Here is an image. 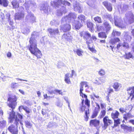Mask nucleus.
I'll list each match as a JSON object with an SVG mask.
<instances>
[{
  "label": "nucleus",
  "instance_id": "obj_27",
  "mask_svg": "<svg viewBox=\"0 0 134 134\" xmlns=\"http://www.w3.org/2000/svg\"><path fill=\"white\" fill-rule=\"evenodd\" d=\"M63 38H64L67 40H69L71 39L72 37L71 36L69 33L65 34L62 36Z\"/></svg>",
  "mask_w": 134,
  "mask_h": 134
},
{
  "label": "nucleus",
  "instance_id": "obj_5",
  "mask_svg": "<svg viewBox=\"0 0 134 134\" xmlns=\"http://www.w3.org/2000/svg\"><path fill=\"white\" fill-rule=\"evenodd\" d=\"M78 18L79 20L75 21L72 24L73 26H74L76 29H79L82 26L83 23H84V20L85 19V16L82 15H79Z\"/></svg>",
  "mask_w": 134,
  "mask_h": 134
},
{
  "label": "nucleus",
  "instance_id": "obj_61",
  "mask_svg": "<svg viewBox=\"0 0 134 134\" xmlns=\"http://www.w3.org/2000/svg\"><path fill=\"white\" fill-rule=\"evenodd\" d=\"M99 102H100V105L101 108L102 109H103L104 108H105V107H104V104L103 103V101H102V100H101Z\"/></svg>",
  "mask_w": 134,
  "mask_h": 134
},
{
  "label": "nucleus",
  "instance_id": "obj_1",
  "mask_svg": "<svg viewBox=\"0 0 134 134\" xmlns=\"http://www.w3.org/2000/svg\"><path fill=\"white\" fill-rule=\"evenodd\" d=\"M17 98L15 95L10 97L8 99V105L9 107L12 109L10 111H8L9 114V119L10 120V122H12L14 120V124L11 125L8 128V130L12 134H18V126L19 124L22 125L23 123L21 121H19L17 117L15 115V112L13 109L15 108L17 105L16 101Z\"/></svg>",
  "mask_w": 134,
  "mask_h": 134
},
{
  "label": "nucleus",
  "instance_id": "obj_49",
  "mask_svg": "<svg viewBox=\"0 0 134 134\" xmlns=\"http://www.w3.org/2000/svg\"><path fill=\"white\" fill-rule=\"evenodd\" d=\"M107 9L109 11H111L112 10V8L111 5V4L110 3H109L108 5L106 7Z\"/></svg>",
  "mask_w": 134,
  "mask_h": 134
},
{
  "label": "nucleus",
  "instance_id": "obj_64",
  "mask_svg": "<svg viewBox=\"0 0 134 134\" xmlns=\"http://www.w3.org/2000/svg\"><path fill=\"white\" fill-rule=\"evenodd\" d=\"M103 3L104 5L106 7L108 5L109 3H108V2L106 1H104L103 2Z\"/></svg>",
  "mask_w": 134,
  "mask_h": 134
},
{
  "label": "nucleus",
  "instance_id": "obj_48",
  "mask_svg": "<svg viewBox=\"0 0 134 134\" xmlns=\"http://www.w3.org/2000/svg\"><path fill=\"white\" fill-rule=\"evenodd\" d=\"M128 9L129 7L128 5L124 4L123 5L122 9V12H124L127 10Z\"/></svg>",
  "mask_w": 134,
  "mask_h": 134
},
{
  "label": "nucleus",
  "instance_id": "obj_19",
  "mask_svg": "<svg viewBox=\"0 0 134 134\" xmlns=\"http://www.w3.org/2000/svg\"><path fill=\"white\" fill-rule=\"evenodd\" d=\"M24 16V14L23 12H20L16 13L15 14V19L20 20L23 18Z\"/></svg>",
  "mask_w": 134,
  "mask_h": 134
},
{
  "label": "nucleus",
  "instance_id": "obj_3",
  "mask_svg": "<svg viewBox=\"0 0 134 134\" xmlns=\"http://www.w3.org/2000/svg\"><path fill=\"white\" fill-rule=\"evenodd\" d=\"M25 8L28 13V15L26 18L29 21L32 22L34 21L35 20V17L33 14H32L30 10H33L37 7V5L36 3L34 1H29L25 2L24 4Z\"/></svg>",
  "mask_w": 134,
  "mask_h": 134
},
{
  "label": "nucleus",
  "instance_id": "obj_13",
  "mask_svg": "<svg viewBox=\"0 0 134 134\" xmlns=\"http://www.w3.org/2000/svg\"><path fill=\"white\" fill-rule=\"evenodd\" d=\"M128 93L131 100L134 98V86L129 87L127 89Z\"/></svg>",
  "mask_w": 134,
  "mask_h": 134
},
{
  "label": "nucleus",
  "instance_id": "obj_47",
  "mask_svg": "<svg viewBox=\"0 0 134 134\" xmlns=\"http://www.w3.org/2000/svg\"><path fill=\"white\" fill-rule=\"evenodd\" d=\"M23 33L24 34H28L30 32L29 29L27 28L24 29L22 31Z\"/></svg>",
  "mask_w": 134,
  "mask_h": 134
},
{
  "label": "nucleus",
  "instance_id": "obj_36",
  "mask_svg": "<svg viewBox=\"0 0 134 134\" xmlns=\"http://www.w3.org/2000/svg\"><path fill=\"white\" fill-rule=\"evenodd\" d=\"M26 127L29 128H31L32 126V124L30 123L29 121L26 120L25 121Z\"/></svg>",
  "mask_w": 134,
  "mask_h": 134
},
{
  "label": "nucleus",
  "instance_id": "obj_8",
  "mask_svg": "<svg viewBox=\"0 0 134 134\" xmlns=\"http://www.w3.org/2000/svg\"><path fill=\"white\" fill-rule=\"evenodd\" d=\"M124 19L125 23L131 24L134 22V16L131 12H128L125 14Z\"/></svg>",
  "mask_w": 134,
  "mask_h": 134
},
{
  "label": "nucleus",
  "instance_id": "obj_30",
  "mask_svg": "<svg viewBox=\"0 0 134 134\" xmlns=\"http://www.w3.org/2000/svg\"><path fill=\"white\" fill-rule=\"evenodd\" d=\"M114 126L113 127V128L114 127H116L120 123V120L119 118H118L117 119H114Z\"/></svg>",
  "mask_w": 134,
  "mask_h": 134
},
{
  "label": "nucleus",
  "instance_id": "obj_44",
  "mask_svg": "<svg viewBox=\"0 0 134 134\" xmlns=\"http://www.w3.org/2000/svg\"><path fill=\"white\" fill-rule=\"evenodd\" d=\"M2 4L3 6L6 7L8 5L9 2L7 0H2Z\"/></svg>",
  "mask_w": 134,
  "mask_h": 134
},
{
  "label": "nucleus",
  "instance_id": "obj_32",
  "mask_svg": "<svg viewBox=\"0 0 134 134\" xmlns=\"http://www.w3.org/2000/svg\"><path fill=\"white\" fill-rule=\"evenodd\" d=\"M121 34L120 32L116 31L115 30H113L112 34L114 36H119Z\"/></svg>",
  "mask_w": 134,
  "mask_h": 134
},
{
  "label": "nucleus",
  "instance_id": "obj_53",
  "mask_svg": "<svg viewBox=\"0 0 134 134\" xmlns=\"http://www.w3.org/2000/svg\"><path fill=\"white\" fill-rule=\"evenodd\" d=\"M56 104L57 106L61 107L63 105L62 102L61 101H58L56 103Z\"/></svg>",
  "mask_w": 134,
  "mask_h": 134
},
{
  "label": "nucleus",
  "instance_id": "obj_34",
  "mask_svg": "<svg viewBox=\"0 0 134 134\" xmlns=\"http://www.w3.org/2000/svg\"><path fill=\"white\" fill-rule=\"evenodd\" d=\"M47 90L50 94H52L53 93L54 91V88L52 86H48L47 88Z\"/></svg>",
  "mask_w": 134,
  "mask_h": 134
},
{
  "label": "nucleus",
  "instance_id": "obj_25",
  "mask_svg": "<svg viewBox=\"0 0 134 134\" xmlns=\"http://www.w3.org/2000/svg\"><path fill=\"white\" fill-rule=\"evenodd\" d=\"M11 4L13 6V8H17L19 7V5L17 0H13L11 2Z\"/></svg>",
  "mask_w": 134,
  "mask_h": 134
},
{
  "label": "nucleus",
  "instance_id": "obj_35",
  "mask_svg": "<svg viewBox=\"0 0 134 134\" xmlns=\"http://www.w3.org/2000/svg\"><path fill=\"white\" fill-rule=\"evenodd\" d=\"M87 25L88 27L90 28V30L91 31L93 30V24L92 23L90 22H88L87 24Z\"/></svg>",
  "mask_w": 134,
  "mask_h": 134
},
{
  "label": "nucleus",
  "instance_id": "obj_37",
  "mask_svg": "<svg viewBox=\"0 0 134 134\" xmlns=\"http://www.w3.org/2000/svg\"><path fill=\"white\" fill-rule=\"evenodd\" d=\"M76 53L79 56H82L83 55L82 53L83 52L81 49H77L76 50Z\"/></svg>",
  "mask_w": 134,
  "mask_h": 134
},
{
  "label": "nucleus",
  "instance_id": "obj_52",
  "mask_svg": "<svg viewBox=\"0 0 134 134\" xmlns=\"http://www.w3.org/2000/svg\"><path fill=\"white\" fill-rule=\"evenodd\" d=\"M93 94V96L94 97L96 98H97V100L99 101H100L102 100L101 98L100 97H99L98 95H96V94L94 93Z\"/></svg>",
  "mask_w": 134,
  "mask_h": 134
},
{
  "label": "nucleus",
  "instance_id": "obj_2",
  "mask_svg": "<svg viewBox=\"0 0 134 134\" xmlns=\"http://www.w3.org/2000/svg\"><path fill=\"white\" fill-rule=\"evenodd\" d=\"M52 6L59 8L57 10L56 14L58 16L62 15L63 13L66 12V10L65 6H69L70 5V3L66 1H63L62 0H52L51 2Z\"/></svg>",
  "mask_w": 134,
  "mask_h": 134
},
{
  "label": "nucleus",
  "instance_id": "obj_33",
  "mask_svg": "<svg viewBox=\"0 0 134 134\" xmlns=\"http://www.w3.org/2000/svg\"><path fill=\"white\" fill-rule=\"evenodd\" d=\"M6 125V122L5 121L3 120L0 121V128H3L5 127Z\"/></svg>",
  "mask_w": 134,
  "mask_h": 134
},
{
  "label": "nucleus",
  "instance_id": "obj_42",
  "mask_svg": "<svg viewBox=\"0 0 134 134\" xmlns=\"http://www.w3.org/2000/svg\"><path fill=\"white\" fill-rule=\"evenodd\" d=\"M106 111L105 110H103L101 111L99 117L100 118H103L105 115Z\"/></svg>",
  "mask_w": 134,
  "mask_h": 134
},
{
  "label": "nucleus",
  "instance_id": "obj_59",
  "mask_svg": "<svg viewBox=\"0 0 134 134\" xmlns=\"http://www.w3.org/2000/svg\"><path fill=\"white\" fill-rule=\"evenodd\" d=\"M99 73L100 75H102L105 74V72L104 70H102L99 71Z\"/></svg>",
  "mask_w": 134,
  "mask_h": 134
},
{
  "label": "nucleus",
  "instance_id": "obj_23",
  "mask_svg": "<svg viewBox=\"0 0 134 134\" xmlns=\"http://www.w3.org/2000/svg\"><path fill=\"white\" fill-rule=\"evenodd\" d=\"M119 115V112L115 110L111 113V118L114 120L118 118Z\"/></svg>",
  "mask_w": 134,
  "mask_h": 134
},
{
  "label": "nucleus",
  "instance_id": "obj_40",
  "mask_svg": "<svg viewBox=\"0 0 134 134\" xmlns=\"http://www.w3.org/2000/svg\"><path fill=\"white\" fill-rule=\"evenodd\" d=\"M94 21L97 22L99 23H101L102 22V21L101 20V19L100 17L98 16H97L95 17L94 19Z\"/></svg>",
  "mask_w": 134,
  "mask_h": 134
},
{
  "label": "nucleus",
  "instance_id": "obj_58",
  "mask_svg": "<svg viewBox=\"0 0 134 134\" xmlns=\"http://www.w3.org/2000/svg\"><path fill=\"white\" fill-rule=\"evenodd\" d=\"M83 89H82V88H80V96H81L82 98H83V96L84 94H83L82 93V91H83Z\"/></svg>",
  "mask_w": 134,
  "mask_h": 134
},
{
  "label": "nucleus",
  "instance_id": "obj_20",
  "mask_svg": "<svg viewBox=\"0 0 134 134\" xmlns=\"http://www.w3.org/2000/svg\"><path fill=\"white\" fill-rule=\"evenodd\" d=\"M40 9L41 11H42L45 13L48 12V5L47 3L40 5Z\"/></svg>",
  "mask_w": 134,
  "mask_h": 134
},
{
  "label": "nucleus",
  "instance_id": "obj_7",
  "mask_svg": "<svg viewBox=\"0 0 134 134\" xmlns=\"http://www.w3.org/2000/svg\"><path fill=\"white\" fill-rule=\"evenodd\" d=\"M114 19L115 26L122 29L126 28V25L123 23L122 20L120 17L115 15Z\"/></svg>",
  "mask_w": 134,
  "mask_h": 134
},
{
  "label": "nucleus",
  "instance_id": "obj_21",
  "mask_svg": "<svg viewBox=\"0 0 134 134\" xmlns=\"http://www.w3.org/2000/svg\"><path fill=\"white\" fill-rule=\"evenodd\" d=\"M103 24L106 29V32L107 34L111 28L110 26L109 23L105 20L104 21Z\"/></svg>",
  "mask_w": 134,
  "mask_h": 134
},
{
  "label": "nucleus",
  "instance_id": "obj_56",
  "mask_svg": "<svg viewBox=\"0 0 134 134\" xmlns=\"http://www.w3.org/2000/svg\"><path fill=\"white\" fill-rule=\"evenodd\" d=\"M119 110L120 112L122 113H123L124 112H125L126 110V108L123 107L120 108Z\"/></svg>",
  "mask_w": 134,
  "mask_h": 134
},
{
  "label": "nucleus",
  "instance_id": "obj_17",
  "mask_svg": "<svg viewBox=\"0 0 134 134\" xmlns=\"http://www.w3.org/2000/svg\"><path fill=\"white\" fill-rule=\"evenodd\" d=\"M73 6L74 7V10L75 11L78 12L79 13H80L81 12L79 3L75 1L73 3Z\"/></svg>",
  "mask_w": 134,
  "mask_h": 134
},
{
  "label": "nucleus",
  "instance_id": "obj_62",
  "mask_svg": "<svg viewBox=\"0 0 134 134\" xmlns=\"http://www.w3.org/2000/svg\"><path fill=\"white\" fill-rule=\"evenodd\" d=\"M18 118L20 119V120L18 119L19 121H21V122H22V121L21 120L23 119V116L20 114L18 113ZM22 123V122H21Z\"/></svg>",
  "mask_w": 134,
  "mask_h": 134
},
{
  "label": "nucleus",
  "instance_id": "obj_31",
  "mask_svg": "<svg viewBox=\"0 0 134 134\" xmlns=\"http://www.w3.org/2000/svg\"><path fill=\"white\" fill-rule=\"evenodd\" d=\"M120 84L118 82H115L113 86L115 90V91H117L118 89L120 88Z\"/></svg>",
  "mask_w": 134,
  "mask_h": 134
},
{
  "label": "nucleus",
  "instance_id": "obj_15",
  "mask_svg": "<svg viewBox=\"0 0 134 134\" xmlns=\"http://www.w3.org/2000/svg\"><path fill=\"white\" fill-rule=\"evenodd\" d=\"M48 30L51 36H54V35H57L59 33L58 29H54L49 28L48 29Z\"/></svg>",
  "mask_w": 134,
  "mask_h": 134
},
{
  "label": "nucleus",
  "instance_id": "obj_11",
  "mask_svg": "<svg viewBox=\"0 0 134 134\" xmlns=\"http://www.w3.org/2000/svg\"><path fill=\"white\" fill-rule=\"evenodd\" d=\"M76 17V15L75 14L73 13H70L68 15L65 17H63L62 19V22L64 20L65 21L66 20V21L69 22L71 21L72 20H73Z\"/></svg>",
  "mask_w": 134,
  "mask_h": 134
},
{
  "label": "nucleus",
  "instance_id": "obj_16",
  "mask_svg": "<svg viewBox=\"0 0 134 134\" xmlns=\"http://www.w3.org/2000/svg\"><path fill=\"white\" fill-rule=\"evenodd\" d=\"M100 124V121L97 119L91 120L90 122V126H94L96 127L98 126Z\"/></svg>",
  "mask_w": 134,
  "mask_h": 134
},
{
  "label": "nucleus",
  "instance_id": "obj_39",
  "mask_svg": "<svg viewBox=\"0 0 134 134\" xmlns=\"http://www.w3.org/2000/svg\"><path fill=\"white\" fill-rule=\"evenodd\" d=\"M88 44V47L90 50L93 53H96L97 52V51L93 47H91L89 44Z\"/></svg>",
  "mask_w": 134,
  "mask_h": 134
},
{
  "label": "nucleus",
  "instance_id": "obj_6",
  "mask_svg": "<svg viewBox=\"0 0 134 134\" xmlns=\"http://www.w3.org/2000/svg\"><path fill=\"white\" fill-rule=\"evenodd\" d=\"M80 36L86 41V43L89 44L92 42L91 34L88 31H83L80 33Z\"/></svg>",
  "mask_w": 134,
  "mask_h": 134
},
{
  "label": "nucleus",
  "instance_id": "obj_57",
  "mask_svg": "<svg viewBox=\"0 0 134 134\" xmlns=\"http://www.w3.org/2000/svg\"><path fill=\"white\" fill-rule=\"evenodd\" d=\"M85 104L88 107V108L90 106V101L87 99H86L85 101Z\"/></svg>",
  "mask_w": 134,
  "mask_h": 134
},
{
  "label": "nucleus",
  "instance_id": "obj_55",
  "mask_svg": "<svg viewBox=\"0 0 134 134\" xmlns=\"http://www.w3.org/2000/svg\"><path fill=\"white\" fill-rule=\"evenodd\" d=\"M122 46L123 47L126 48H129V44L126 42H124L123 43Z\"/></svg>",
  "mask_w": 134,
  "mask_h": 134
},
{
  "label": "nucleus",
  "instance_id": "obj_29",
  "mask_svg": "<svg viewBox=\"0 0 134 134\" xmlns=\"http://www.w3.org/2000/svg\"><path fill=\"white\" fill-rule=\"evenodd\" d=\"M98 36L99 37L104 39H105L107 37L105 32H104L99 33H98Z\"/></svg>",
  "mask_w": 134,
  "mask_h": 134
},
{
  "label": "nucleus",
  "instance_id": "obj_45",
  "mask_svg": "<svg viewBox=\"0 0 134 134\" xmlns=\"http://www.w3.org/2000/svg\"><path fill=\"white\" fill-rule=\"evenodd\" d=\"M120 40V39L118 38L115 37L114 38V39L111 41L112 44H115L116 42H119Z\"/></svg>",
  "mask_w": 134,
  "mask_h": 134
},
{
  "label": "nucleus",
  "instance_id": "obj_43",
  "mask_svg": "<svg viewBox=\"0 0 134 134\" xmlns=\"http://www.w3.org/2000/svg\"><path fill=\"white\" fill-rule=\"evenodd\" d=\"M53 93L55 94H59L62 95V92L61 90H59L57 89H55L54 90Z\"/></svg>",
  "mask_w": 134,
  "mask_h": 134
},
{
  "label": "nucleus",
  "instance_id": "obj_63",
  "mask_svg": "<svg viewBox=\"0 0 134 134\" xmlns=\"http://www.w3.org/2000/svg\"><path fill=\"white\" fill-rule=\"evenodd\" d=\"M10 14L9 13H7L6 14V18L8 19V20H9V19H10Z\"/></svg>",
  "mask_w": 134,
  "mask_h": 134
},
{
  "label": "nucleus",
  "instance_id": "obj_9",
  "mask_svg": "<svg viewBox=\"0 0 134 134\" xmlns=\"http://www.w3.org/2000/svg\"><path fill=\"white\" fill-rule=\"evenodd\" d=\"M103 122L104 125L102 127L104 130L106 129L108 126L111 125L113 123V121L109 119L107 116H106L103 118Z\"/></svg>",
  "mask_w": 134,
  "mask_h": 134
},
{
  "label": "nucleus",
  "instance_id": "obj_28",
  "mask_svg": "<svg viewBox=\"0 0 134 134\" xmlns=\"http://www.w3.org/2000/svg\"><path fill=\"white\" fill-rule=\"evenodd\" d=\"M84 85L85 87H87L88 88H89V86L88 85V82L86 81H83L81 82L80 83V88H82V89H83V87Z\"/></svg>",
  "mask_w": 134,
  "mask_h": 134
},
{
  "label": "nucleus",
  "instance_id": "obj_22",
  "mask_svg": "<svg viewBox=\"0 0 134 134\" xmlns=\"http://www.w3.org/2000/svg\"><path fill=\"white\" fill-rule=\"evenodd\" d=\"M121 126L122 129L124 130V131L126 132H130L132 131V129L131 127L128 126L124 124L121 125Z\"/></svg>",
  "mask_w": 134,
  "mask_h": 134
},
{
  "label": "nucleus",
  "instance_id": "obj_4",
  "mask_svg": "<svg viewBox=\"0 0 134 134\" xmlns=\"http://www.w3.org/2000/svg\"><path fill=\"white\" fill-rule=\"evenodd\" d=\"M29 43L28 47L31 53L36 56L37 58H41L42 54L40 51L37 48L36 40L34 38L31 37Z\"/></svg>",
  "mask_w": 134,
  "mask_h": 134
},
{
  "label": "nucleus",
  "instance_id": "obj_10",
  "mask_svg": "<svg viewBox=\"0 0 134 134\" xmlns=\"http://www.w3.org/2000/svg\"><path fill=\"white\" fill-rule=\"evenodd\" d=\"M66 21H67L66 20L65 21V20H64L62 23V20H61V24L62 25L60 26V30H62L64 32H66L67 31H68L71 29V26L70 24H65Z\"/></svg>",
  "mask_w": 134,
  "mask_h": 134
},
{
  "label": "nucleus",
  "instance_id": "obj_41",
  "mask_svg": "<svg viewBox=\"0 0 134 134\" xmlns=\"http://www.w3.org/2000/svg\"><path fill=\"white\" fill-rule=\"evenodd\" d=\"M24 110L25 111L27 114H29L32 112L31 110L26 106L25 107Z\"/></svg>",
  "mask_w": 134,
  "mask_h": 134
},
{
  "label": "nucleus",
  "instance_id": "obj_18",
  "mask_svg": "<svg viewBox=\"0 0 134 134\" xmlns=\"http://www.w3.org/2000/svg\"><path fill=\"white\" fill-rule=\"evenodd\" d=\"M123 34L124 35L123 39L124 41L127 42H130L131 41L132 37L129 35L128 33L127 32H124Z\"/></svg>",
  "mask_w": 134,
  "mask_h": 134
},
{
  "label": "nucleus",
  "instance_id": "obj_46",
  "mask_svg": "<svg viewBox=\"0 0 134 134\" xmlns=\"http://www.w3.org/2000/svg\"><path fill=\"white\" fill-rule=\"evenodd\" d=\"M107 18H108L112 23L114 22V20L111 15L108 14L106 15Z\"/></svg>",
  "mask_w": 134,
  "mask_h": 134
},
{
  "label": "nucleus",
  "instance_id": "obj_26",
  "mask_svg": "<svg viewBox=\"0 0 134 134\" xmlns=\"http://www.w3.org/2000/svg\"><path fill=\"white\" fill-rule=\"evenodd\" d=\"M70 74L69 73H67L65 74V77L64 81L66 83L69 84L71 83L70 78L69 77Z\"/></svg>",
  "mask_w": 134,
  "mask_h": 134
},
{
  "label": "nucleus",
  "instance_id": "obj_14",
  "mask_svg": "<svg viewBox=\"0 0 134 134\" xmlns=\"http://www.w3.org/2000/svg\"><path fill=\"white\" fill-rule=\"evenodd\" d=\"M105 81V79L103 77H100L96 79L94 81V83L97 85H102Z\"/></svg>",
  "mask_w": 134,
  "mask_h": 134
},
{
  "label": "nucleus",
  "instance_id": "obj_54",
  "mask_svg": "<svg viewBox=\"0 0 134 134\" xmlns=\"http://www.w3.org/2000/svg\"><path fill=\"white\" fill-rule=\"evenodd\" d=\"M38 35V32L36 31H34L32 34V37H31L34 38L33 37H37V36Z\"/></svg>",
  "mask_w": 134,
  "mask_h": 134
},
{
  "label": "nucleus",
  "instance_id": "obj_60",
  "mask_svg": "<svg viewBox=\"0 0 134 134\" xmlns=\"http://www.w3.org/2000/svg\"><path fill=\"white\" fill-rule=\"evenodd\" d=\"M98 114V113L94 111L92 116V118H95L97 115Z\"/></svg>",
  "mask_w": 134,
  "mask_h": 134
},
{
  "label": "nucleus",
  "instance_id": "obj_51",
  "mask_svg": "<svg viewBox=\"0 0 134 134\" xmlns=\"http://www.w3.org/2000/svg\"><path fill=\"white\" fill-rule=\"evenodd\" d=\"M17 83H12L11 84V87L12 89H14L17 86Z\"/></svg>",
  "mask_w": 134,
  "mask_h": 134
},
{
  "label": "nucleus",
  "instance_id": "obj_24",
  "mask_svg": "<svg viewBox=\"0 0 134 134\" xmlns=\"http://www.w3.org/2000/svg\"><path fill=\"white\" fill-rule=\"evenodd\" d=\"M134 117V116L132 115L130 113H127L123 115V118L124 119L127 121L128 119L132 118Z\"/></svg>",
  "mask_w": 134,
  "mask_h": 134
},
{
  "label": "nucleus",
  "instance_id": "obj_50",
  "mask_svg": "<svg viewBox=\"0 0 134 134\" xmlns=\"http://www.w3.org/2000/svg\"><path fill=\"white\" fill-rule=\"evenodd\" d=\"M8 22L9 23V25L12 26V28L13 29H14L15 28V26H13V20H11L10 19H9V20H8Z\"/></svg>",
  "mask_w": 134,
  "mask_h": 134
},
{
  "label": "nucleus",
  "instance_id": "obj_12",
  "mask_svg": "<svg viewBox=\"0 0 134 134\" xmlns=\"http://www.w3.org/2000/svg\"><path fill=\"white\" fill-rule=\"evenodd\" d=\"M81 104H82V105L80 109V111H81L82 112H83L84 111H85V120L86 121H87L88 118V112L87 110H85V105H83V100H82Z\"/></svg>",
  "mask_w": 134,
  "mask_h": 134
},
{
  "label": "nucleus",
  "instance_id": "obj_38",
  "mask_svg": "<svg viewBox=\"0 0 134 134\" xmlns=\"http://www.w3.org/2000/svg\"><path fill=\"white\" fill-rule=\"evenodd\" d=\"M134 56L130 52L126 54V58L127 59H129L130 58H133Z\"/></svg>",
  "mask_w": 134,
  "mask_h": 134
}]
</instances>
